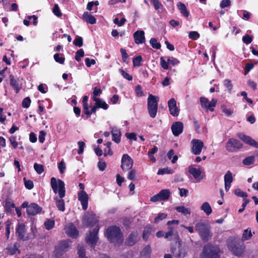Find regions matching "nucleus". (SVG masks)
I'll list each match as a JSON object with an SVG mask.
<instances>
[{
	"mask_svg": "<svg viewBox=\"0 0 258 258\" xmlns=\"http://www.w3.org/2000/svg\"><path fill=\"white\" fill-rule=\"evenodd\" d=\"M119 72L122 76V77L128 81H132L133 80V77L131 75H130L128 73L125 72L122 69H119Z\"/></svg>",
	"mask_w": 258,
	"mask_h": 258,
	"instance_id": "obj_59",
	"label": "nucleus"
},
{
	"mask_svg": "<svg viewBox=\"0 0 258 258\" xmlns=\"http://www.w3.org/2000/svg\"><path fill=\"white\" fill-rule=\"evenodd\" d=\"M173 173V169L166 167L164 168L159 169L157 174L158 175H164L165 174H172Z\"/></svg>",
	"mask_w": 258,
	"mask_h": 258,
	"instance_id": "obj_39",
	"label": "nucleus"
},
{
	"mask_svg": "<svg viewBox=\"0 0 258 258\" xmlns=\"http://www.w3.org/2000/svg\"><path fill=\"white\" fill-rule=\"evenodd\" d=\"M234 194L238 197H242L244 199L245 198H246L247 197V194L246 192H244L242 191L240 189L237 188L234 191Z\"/></svg>",
	"mask_w": 258,
	"mask_h": 258,
	"instance_id": "obj_51",
	"label": "nucleus"
},
{
	"mask_svg": "<svg viewBox=\"0 0 258 258\" xmlns=\"http://www.w3.org/2000/svg\"><path fill=\"white\" fill-rule=\"evenodd\" d=\"M133 160L128 154H124L122 155L121 167L123 171L130 170L133 167Z\"/></svg>",
	"mask_w": 258,
	"mask_h": 258,
	"instance_id": "obj_13",
	"label": "nucleus"
},
{
	"mask_svg": "<svg viewBox=\"0 0 258 258\" xmlns=\"http://www.w3.org/2000/svg\"><path fill=\"white\" fill-rule=\"evenodd\" d=\"M105 235L107 239L114 244L122 242V235L119 227H108L106 230Z\"/></svg>",
	"mask_w": 258,
	"mask_h": 258,
	"instance_id": "obj_4",
	"label": "nucleus"
},
{
	"mask_svg": "<svg viewBox=\"0 0 258 258\" xmlns=\"http://www.w3.org/2000/svg\"><path fill=\"white\" fill-rule=\"evenodd\" d=\"M160 66L164 70H168L169 69V62L166 60L165 57H161L160 58Z\"/></svg>",
	"mask_w": 258,
	"mask_h": 258,
	"instance_id": "obj_48",
	"label": "nucleus"
},
{
	"mask_svg": "<svg viewBox=\"0 0 258 258\" xmlns=\"http://www.w3.org/2000/svg\"><path fill=\"white\" fill-rule=\"evenodd\" d=\"M97 109L98 107L96 106L95 104L91 107L90 109H89V106H87V108L86 107L83 110V114L82 115V117L85 119H88L91 117V115L92 114H96Z\"/></svg>",
	"mask_w": 258,
	"mask_h": 258,
	"instance_id": "obj_25",
	"label": "nucleus"
},
{
	"mask_svg": "<svg viewBox=\"0 0 258 258\" xmlns=\"http://www.w3.org/2000/svg\"><path fill=\"white\" fill-rule=\"evenodd\" d=\"M84 56V51L83 49H80L76 52L75 55V59L77 61H80L81 60V57Z\"/></svg>",
	"mask_w": 258,
	"mask_h": 258,
	"instance_id": "obj_56",
	"label": "nucleus"
},
{
	"mask_svg": "<svg viewBox=\"0 0 258 258\" xmlns=\"http://www.w3.org/2000/svg\"><path fill=\"white\" fill-rule=\"evenodd\" d=\"M51 187L55 194L58 193L59 199L55 198L56 206L58 210L63 212L65 210L64 201L62 199L66 195V188L64 182L52 177L50 179Z\"/></svg>",
	"mask_w": 258,
	"mask_h": 258,
	"instance_id": "obj_1",
	"label": "nucleus"
},
{
	"mask_svg": "<svg viewBox=\"0 0 258 258\" xmlns=\"http://www.w3.org/2000/svg\"><path fill=\"white\" fill-rule=\"evenodd\" d=\"M197 230L203 240L207 241L211 239L212 233L208 227H197Z\"/></svg>",
	"mask_w": 258,
	"mask_h": 258,
	"instance_id": "obj_15",
	"label": "nucleus"
},
{
	"mask_svg": "<svg viewBox=\"0 0 258 258\" xmlns=\"http://www.w3.org/2000/svg\"><path fill=\"white\" fill-rule=\"evenodd\" d=\"M191 152L195 155H199L204 147V142L200 140L194 139L191 140Z\"/></svg>",
	"mask_w": 258,
	"mask_h": 258,
	"instance_id": "obj_16",
	"label": "nucleus"
},
{
	"mask_svg": "<svg viewBox=\"0 0 258 258\" xmlns=\"http://www.w3.org/2000/svg\"><path fill=\"white\" fill-rule=\"evenodd\" d=\"M102 92V91L100 88H97V87H94L93 93L92 100H94V99H98L99 98H97V96L100 95Z\"/></svg>",
	"mask_w": 258,
	"mask_h": 258,
	"instance_id": "obj_53",
	"label": "nucleus"
},
{
	"mask_svg": "<svg viewBox=\"0 0 258 258\" xmlns=\"http://www.w3.org/2000/svg\"><path fill=\"white\" fill-rule=\"evenodd\" d=\"M151 229L150 227H147L144 231L143 233V238L145 240H147L149 236L151 233Z\"/></svg>",
	"mask_w": 258,
	"mask_h": 258,
	"instance_id": "obj_62",
	"label": "nucleus"
},
{
	"mask_svg": "<svg viewBox=\"0 0 258 258\" xmlns=\"http://www.w3.org/2000/svg\"><path fill=\"white\" fill-rule=\"evenodd\" d=\"M31 100L29 97L25 98L22 102V106L23 108H28L31 104Z\"/></svg>",
	"mask_w": 258,
	"mask_h": 258,
	"instance_id": "obj_55",
	"label": "nucleus"
},
{
	"mask_svg": "<svg viewBox=\"0 0 258 258\" xmlns=\"http://www.w3.org/2000/svg\"><path fill=\"white\" fill-rule=\"evenodd\" d=\"M73 44L77 46L81 47L83 44V39L81 36H77L73 41Z\"/></svg>",
	"mask_w": 258,
	"mask_h": 258,
	"instance_id": "obj_45",
	"label": "nucleus"
},
{
	"mask_svg": "<svg viewBox=\"0 0 258 258\" xmlns=\"http://www.w3.org/2000/svg\"><path fill=\"white\" fill-rule=\"evenodd\" d=\"M177 7L180 11L181 14L185 17H188L189 15V12L187 11L186 7L184 4L179 2L177 4Z\"/></svg>",
	"mask_w": 258,
	"mask_h": 258,
	"instance_id": "obj_30",
	"label": "nucleus"
},
{
	"mask_svg": "<svg viewBox=\"0 0 258 258\" xmlns=\"http://www.w3.org/2000/svg\"><path fill=\"white\" fill-rule=\"evenodd\" d=\"M78 200L81 202L82 209L86 210L88 206L89 197L86 192L84 190H81L78 193Z\"/></svg>",
	"mask_w": 258,
	"mask_h": 258,
	"instance_id": "obj_17",
	"label": "nucleus"
},
{
	"mask_svg": "<svg viewBox=\"0 0 258 258\" xmlns=\"http://www.w3.org/2000/svg\"><path fill=\"white\" fill-rule=\"evenodd\" d=\"M16 208L15 204L9 199H7L5 201V205L4 206L5 211L7 214L12 215L14 213L13 209Z\"/></svg>",
	"mask_w": 258,
	"mask_h": 258,
	"instance_id": "obj_27",
	"label": "nucleus"
},
{
	"mask_svg": "<svg viewBox=\"0 0 258 258\" xmlns=\"http://www.w3.org/2000/svg\"><path fill=\"white\" fill-rule=\"evenodd\" d=\"M150 44L153 48L156 49H159L161 47V44L158 42L157 39L155 38H152L150 39Z\"/></svg>",
	"mask_w": 258,
	"mask_h": 258,
	"instance_id": "obj_41",
	"label": "nucleus"
},
{
	"mask_svg": "<svg viewBox=\"0 0 258 258\" xmlns=\"http://www.w3.org/2000/svg\"><path fill=\"white\" fill-rule=\"evenodd\" d=\"M71 241L69 240H61L55 246L54 253L56 257H60L71 247Z\"/></svg>",
	"mask_w": 258,
	"mask_h": 258,
	"instance_id": "obj_7",
	"label": "nucleus"
},
{
	"mask_svg": "<svg viewBox=\"0 0 258 258\" xmlns=\"http://www.w3.org/2000/svg\"><path fill=\"white\" fill-rule=\"evenodd\" d=\"M93 101H95L96 106H97L98 108H102L104 110L108 109V104L103 99L98 98L94 99Z\"/></svg>",
	"mask_w": 258,
	"mask_h": 258,
	"instance_id": "obj_32",
	"label": "nucleus"
},
{
	"mask_svg": "<svg viewBox=\"0 0 258 258\" xmlns=\"http://www.w3.org/2000/svg\"><path fill=\"white\" fill-rule=\"evenodd\" d=\"M217 101L215 99H212L211 101H209L206 109L208 110H210L211 111H213L214 110V107L216 106L217 104Z\"/></svg>",
	"mask_w": 258,
	"mask_h": 258,
	"instance_id": "obj_43",
	"label": "nucleus"
},
{
	"mask_svg": "<svg viewBox=\"0 0 258 258\" xmlns=\"http://www.w3.org/2000/svg\"><path fill=\"white\" fill-rule=\"evenodd\" d=\"M159 100L158 97L150 94L147 99V109L149 114L151 118H155L158 110V104Z\"/></svg>",
	"mask_w": 258,
	"mask_h": 258,
	"instance_id": "obj_5",
	"label": "nucleus"
},
{
	"mask_svg": "<svg viewBox=\"0 0 258 258\" xmlns=\"http://www.w3.org/2000/svg\"><path fill=\"white\" fill-rule=\"evenodd\" d=\"M151 252V248L150 245H148L141 251V256L143 258H149Z\"/></svg>",
	"mask_w": 258,
	"mask_h": 258,
	"instance_id": "obj_35",
	"label": "nucleus"
},
{
	"mask_svg": "<svg viewBox=\"0 0 258 258\" xmlns=\"http://www.w3.org/2000/svg\"><path fill=\"white\" fill-rule=\"evenodd\" d=\"M111 133L112 136V140L115 143L118 144L120 142L121 136V131L116 126L110 127Z\"/></svg>",
	"mask_w": 258,
	"mask_h": 258,
	"instance_id": "obj_23",
	"label": "nucleus"
},
{
	"mask_svg": "<svg viewBox=\"0 0 258 258\" xmlns=\"http://www.w3.org/2000/svg\"><path fill=\"white\" fill-rule=\"evenodd\" d=\"M83 221L87 223L88 226H98V217L95 214L93 213H88L83 217Z\"/></svg>",
	"mask_w": 258,
	"mask_h": 258,
	"instance_id": "obj_14",
	"label": "nucleus"
},
{
	"mask_svg": "<svg viewBox=\"0 0 258 258\" xmlns=\"http://www.w3.org/2000/svg\"><path fill=\"white\" fill-rule=\"evenodd\" d=\"M9 78L11 86L14 89L16 93H18L22 88V85L19 83V80L15 79L13 75H10Z\"/></svg>",
	"mask_w": 258,
	"mask_h": 258,
	"instance_id": "obj_22",
	"label": "nucleus"
},
{
	"mask_svg": "<svg viewBox=\"0 0 258 258\" xmlns=\"http://www.w3.org/2000/svg\"><path fill=\"white\" fill-rule=\"evenodd\" d=\"M167 217V214L163 213H159L158 216L154 219V222L155 223H158L163 219H166Z\"/></svg>",
	"mask_w": 258,
	"mask_h": 258,
	"instance_id": "obj_57",
	"label": "nucleus"
},
{
	"mask_svg": "<svg viewBox=\"0 0 258 258\" xmlns=\"http://www.w3.org/2000/svg\"><path fill=\"white\" fill-rule=\"evenodd\" d=\"M52 11L54 14L57 17H60L62 15L57 4L54 5Z\"/></svg>",
	"mask_w": 258,
	"mask_h": 258,
	"instance_id": "obj_60",
	"label": "nucleus"
},
{
	"mask_svg": "<svg viewBox=\"0 0 258 258\" xmlns=\"http://www.w3.org/2000/svg\"><path fill=\"white\" fill-rule=\"evenodd\" d=\"M168 105L170 113L173 116H177L179 115L180 110L177 107L176 101L174 98H171L168 101Z\"/></svg>",
	"mask_w": 258,
	"mask_h": 258,
	"instance_id": "obj_18",
	"label": "nucleus"
},
{
	"mask_svg": "<svg viewBox=\"0 0 258 258\" xmlns=\"http://www.w3.org/2000/svg\"><path fill=\"white\" fill-rule=\"evenodd\" d=\"M42 211V208L36 203H31L26 209L27 213L28 215H36Z\"/></svg>",
	"mask_w": 258,
	"mask_h": 258,
	"instance_id": "obj_20",
	"label": "nucleus"
},
{
	"mask_svg": "<svg viewBox=\"0 0 258 258\" xmlns=\"http://www.w3.org/2000/svg\"><path fill=\"white\" fill-rule=\"evenodd\" d=\"M170 196V192L168 189H164L160 190V191L152 196L150 198V201L152 202H157L162 201H166L168 200Z\"/></svg>",
	"mask_w": 258,
	"mask_h": 258,
	"instance_id": "obj_12",
	"label": "nucleus"
},
{
	"mask_svg": "<svg viewBox=\"0 0 258 258\" xmlns=\"http://www.w3.org/2000/svg\"><path fill=\"white\" fill-rule=\"evenodd\" d=\"M143 60V58L141 55H138L134 57L133 59V63L134 67H140L141 66V62Z\"/></svg>",
	"mask_w": 258,
	"mask_h": 258,
	"instance_id": "obj_47",
	"label": "nucleus"
},
{
	"mask_svg": "<svg viewBox=\"0 0 258 258\" xmlns=\"http://www.w3.org/2000/svg\"><path fill=\"white\" fill-rule=\"evenodd\" d=\"M9 140L13 148L14 149H16L18 146V143L16 141V137L15 136H12L9 138Z\"/></svg>",
	"mask_w": 258,
	"mask_h": 258,
	"instance_id": "obj_54",
	"label": "nucleus"
},
{
	"mask_svg": "<svg viewBox=\"0 0 258 258\" xmlns=\"http://www.w3.org/2000/svg\"><path fill=\"white\" fill-rule=\"evenodd\" d=\"M226 242L229 250L234 255L240 256L243 254L245 247L239 238L235 236H231L226 240Z\"/></svg>",
	"mask_w": 258,
	"mask_h": 258,
	"instance_id": "obj_3",
	"label": "nucleus"
},
{
	"mask_svg": "<svg viewBox=\"0 0 258 258\" xmlns=\"http://www.w3.org/2000/svg\"><path fill=\"white\" fill-rule=\"evenodd\" d=\"M78 254L79 258H86L85 257V249L82 245H78Z\"/></svg>",
	"mask_w": 258,
	"mask_h": 258,
	"instance_id": "obj_50",
	"label": "nucleus"
},
{
	"mask_svg": "<svg viewBox=\"0 0 258 258\" xmlns=\"http://www.w3.org/2000/svg\"><path fill=\"white\" fill-rule=\"evenodd\" d=\"M223 85L224 86L227 88L229 92H231L232 88H233V85L231 83V81L229 80V79H225L223 81Z\"/></svg>",
	"mask_w": 258,
	"mask_h": 258,
	"instance_id": "obj_46",
	"label": "nucleus"
},
{
	"mask_svg": "<svg viewBox=\"0 0 258 258\" xmlns=\"http://www.w3.org/2000/svg\"><path fill=\"white\" fill-rule=\"evenodd\" d=\"M36 227H18L17 229L19 237L23 240H27L34 236Z\"/></svg>",
	"mask_w": 258,
	"mask_h": 258,
	"instance_id": "obj_6",
	"label": "nucleus"
},
{
	"mask_svg": "<svg viewBox=\"0 0 258 258\" xmlns=\"http://www.w3.org/2000/svg\"><path fill=\"white\" fill-rule=\"evenodd\" d=\"M255 161V156H249L246 158H245L243 161L242 163L244 165H250L253 164Z\"/></svg>",
	"mask_w": 258,
	"mask_h": 258,
	"instance_id": "obj_37",
	"label": "nucleus"
},
{
	"mask_svg": "<svg viewBox=\"0 0 258 258\" xmlns=\"http://www.w3.org/2000/svg\"><path fill=\"white\" fill-rule=\"evenodd\" d=\"M25 187L28 189H31L34 187V183L32 180H27L25 177L23 178Z\"/></svg>",
	"mask_w": 258,
	"mask_h": 258,
	"instance_id": "obj_42",
	"label": "nucleus"
},
{
	"mask_svg": "<svg viewBox=\"0 0 258 258\" xmlns=\"http://www.w3.org/2000/svg\"><path fill=\"white\" fill-rule=\"evenodd\" d=\"M252 236V233L250 229L249 228L245 229L242 234L241 241L247 240L249 239Z\"/></svg>",
	"mask_w": 258,
	"mask_h": 258,
	"instance_id": "obj_38",
	"label": "nucleus"
},
{
	"mask_svg": "<svg viewBox=\"0 0 258 258\" xmlns=\"http://www.w3.org/2000/svg\"><path fill=\"white\" fill-rule=\"evenodd\" d=\"M201 209L203 210L207 215L211 214L212 212L211 207L208 202L204 203L201 207Z\"/></svg>",
	"mask_w": 258,
	"mask_h": 258,
	"instance_id": "obj_34",
	"label": "nucleus"
},
{
	"mask_svg": "<svg viewBox=\"0 0 258 258\" xmlns=\"http://www.w3.org/2000/svg\"><path fill=\"white\" fill-rule=\"evenodd\" d=\"M135 92L136 95L138 97H142L144 95V93L142 91V87L140 85H138L136 87Z\"/></svg>",
	"mask_w": 258,
	"mask_h": 258,
	"instance_id": "obj_63",
	"label": "nucleus"
},
{
	"mask_svg": "<svg viewBox=\"0 0 258 258\" xmlns=\"http://www.w3.org/2000/svg\"><path fill=\"white\" fill-rule=\"evenodd\" d=\"M200 100L202 108L206 109L209 102L208 99L204 97H201Z\"/></svg>",
	"mask_w": 258,
	"mask_h": 258,
	"instance_id": "obj_61",
	"label": "nucleus"
},
{
	"mask_svg": "<svg viewBox=\"0 0 258 258\" xmlns=\"http://www.w3.org/2000/svg\"><path fill=\"white\" fill-rule=\"evenodd\" d=\"M134 38L136 44H142L145 42V33L143 30H138L134 33Z\"/></svg>",
	"mask_w": 258,
	"mask_h": 258,
	"instance_id": "obj_24",
	"label": "nucleus"
},
{
	"mask_svg": "<svg viewBox=\"0 0 258 258\" xmlns=\"http://www.w3.org/2000/svg\"><path fill=\"white\" fill-rule=\"evenodd\" d=\"M238 137L245 144L255 148H258V143L250 137L244 134H240L238 135Z\"/></svg>",
	"mask_w": 258,
	"mask_h": 258,
	"instance_id": "obj_21",
	"label": "nucleus"
},
{
	"mask_svg": "<svg viewBox=\"0 0 258 258\" xmlns=\"http://www.w3.org/2000/svg\"><path fill=\"white\" fill-rule=\"evenodd\" d=\"M223 253L219 245L212 243L205 244L200 254L201 258H220Z\"/></svg>",
	"mask_w": 258,
	"mask_h": 258,
	"instance_id": "obj_2",
	"label": "nucleus"
},
{
	"mask_svg": "<svg viewBox=\"0 0 258 258\" xmlns=\"http://www.w3.org/2000/svg\"><path fill=\"white\" fill-rule=\"evenodd\" d=\"M165 58L167 59L168 62H169V64H171L173 66L178 64L180 63V61L175 57H172L171 58H170L168 56H166L165 57Z\"/></svg>",
	"mask_w": 258,
	"mask_h": 258,
	"instance_id": "obj_52",
	"label": "nucleus"
},
{
	"mask_svg": "<svg viewBox=\"0 0 258 258\" xmlns=\"http://www.w3.org/2000/svg\"><path fill=\"white\" fill-rule=\"evenodd\" d=\"M233 181L232 174L228 170L224 175V182L231 184Z\"/></svg>",
	"mask_w": 258,
	"mask_h": 258,
	"instance_id": "obj_40",
	"label": "nucleus"
},
{
	"mask_svg": "<svg viewBox=\"0 0 258 258\" xmlns=\"http://www.w3.org/2000/svg\"><path fill=\"white\" fill-rule=\"evenodd\" d=\"M156 236L157 237H164L165 238L168 239L170 240L174 239L177 240L179 239V236L176 231L174 230L173 228L171 227L169 230L164 233L162 231H159L156 233Z\"/></svg>",
	"mask_w": 258,
	"mask_h": 258,
	"instance_id": "obj_10",
	"label": "nucleus"
},
{
	"mask_svg": "<svg viewBox=\"0 0 258 258\" xmlns=\"http://www.w3.org/2000/svg\"><path fill=\"white\" fill-rule=\"evenodd\" d=\"M64 231L66 234L71 238H76L79 236V231L76 227H66Z\"/></svg>",
	"mask_w": 258,
	"mask_h": 258,
	"instance_id": "obj_28",
	"label": "nucleus"
},
{
	"mask_svg": "<svg viewBox=\"0 0 258 258\" xmlns=\"http://www.w3.org/2000/svg\"><path fill=\"white\" fill-rule=\"evenodd\" d=\"M171 130L174 136H178L183 130V124L181 121H175L172 123Z\"/></svg>",
	"mask_w": 258,
	"mask_h": 258,
	"instance_id": "obj_19",
	"label": "nucleus"
},
{
	"mask_svg": "<svg viewBox=\"0 0 258 258\" xmlns=\"http://www.w3.org/2000/svg\"><path fill=\"white\" fill-rule=\"evenodd\" d=\"M34 168L38 174H41L44 171V167L42 164L34 163Z\"/></svg>",
	"mask_w": 258,
	"mask_h": 258,
	"instance_id": "obj_49",
	"label": "nucleus"
},
{
	"mask_svg": "<svg viewBox=\"0 0 258 258\" xmlns=\"http://www.w3.org/2000/svg\"><path fill=\"white\" fill-rule=\"evenodd\" d=\"M54 59L56 62L60 64H63L65 61V57L63 54L55 53L53 55Z\"/></svg>",
	"mask_w": 258,
	"mask_h": 258,
	"instance_id": "obj_36",
	"label": "nucleus"
},
{
	"mask_svg": "<svg viewBox=\"0 0 258 258\" xmlns=\"http://www.w3.org/2000/svg\"><path fill=\"white\" fill-rule=\"evenodd\" d=\"M200 36V34L197 31H190L188 34L189 38L193 40H197Z\"/></svg>",
	"mask_w": 258,
	"mask_h": 258,
	"instance_id": "obj_58",
	"label": "nucleus"
},
{
	"mask_svg": "<svg viewBox=\"0 0 258 258\" xmlns=\"http://www.w3.org/2000/svg\"><path fill=\"white\" fill-rule=\"evenodd\" d=\"M82 19L87 23L94 24L96 23V19L94 16L90 14L88 12H85L82 16Z\"/></svg>",
	"mask_w": 258,
	"mask_h": 258,
	"instance_id": "obj_29",
	"label": "nucleus"
},
{
	"mask_svg": "<svg viewBox=\"0 0 258 258\" xmlns=\"http://www.w3.org/2000/svg\"><path fill=\"white\" fill-rule=\"evenodd\" d=\"M225 147L229 152H236L243 147V144L238 140L230 138L227 141Z\"/></svg>",
	"mask_w": 258,
	"mask_h": 258,
	"instance_id": "obj_8",
	"label": "nucleus"
},
{
	"mask_svg": "<svg viewBox=\"0 0 258 258\" xmlns=\"http://www.w3.org/2000/svg\"><path fill=\"white\" fill-rule=\"evenodd\" d=\"M175 210L184 215H190L191 213L190 209L185 208L183 206L176 207Z\"/></svg>",
	"mask_w": 258,
	"mask_h": 258,
	"instance_id": "obj_33",
	"label": "nucleus"
},
{
	"mask_svg": "<svg viewBox=\"0 0 258 258\" xmlns=\"http://www.w3.org/2000/svg\"><path fill=\"white\" fill-rule=\"evenodd\" d=\"M8 254L10 255H13L15 254L16 251H18L19 253H20V250L17 249L16 243H15L13 246H9L7 248Z\"/></svg>",
	"mask_w": 258,
	"mask_h": 258,
	"instance_id": "obj_44",
	"label": "nucleus"
},
{
	"mask_svg": "<svg viewBox=\"0 0 258 258\" xmlns=\"http://www.w3.org/2000/svg\"><path fill=\"white\" fill-rule=\"evenodd\" d=\"M242 41L246 44H250L252 41V38L248 34H246L242 37Z\"/></svg>",
	"mask_w": 258,
	"mask_h": 258,
	"instance_id": "obj_64",
	"label": "nucleus"
},
{
	"mask_svg": "<svg viewBox=\"0 0 258 258\" xmlns=\"http://www.w3.org/2000/svg\"><path fill=\"white\" fill-rule=\"evenodd\" d=\"M188 172L198 182L202 180V177L201 176L202 171L200 168H196L190 165L188 167Z\"/></svg>",
	"mask_w": 258,
	"mask_h": 258,
	"instance_id": "obj_26",
	"label": "nucleus"
},
{
	"mask_svg": "<svg viewBox=\"0 0 258 258\" xmlns=\"http://www.w3.org/2000/svg\"><path fill=\"white\" fill-rule=\"evenodd\" d=\"M138 240V235L136 233H133L131 234L126 241L127 245L132 246L134 245Z\"/></svg>",
	"mask_w": 258,
	"mask_h": 258,
	"instance_id": "obj_31",
	"label": "nucleus"
},
{
	"mask_svg": "<svg viewBox=\"0 0 258 258\" xmlns=\"http://www.w3.org/2000/svg\"><path fill=\"white\" fill-rule=\"evenodd\" d=\"M99 229L98 227H95L92 230H90L89 233L87 234L86 236V242L91 247H94L96 245L98 239V232Z\"/></svg>",
	"mask_w": 258,
	"mask_h": 258,
	"instance_id": "obj_9",
	"label": "nucleus"
},
{
	"mask_svg": "<svg viewBox=\"0 0 258 258\" xmlns=\"http://www.w3.org/2000/svg\"><path fill=\"white\" fill-rule=\"evenodd\" d=\"M171 252L176 258H184L187 253V248L185 245L178 243L177 247L171 248Z\"/></svg>",
	"mask_w": 258,
	"mask_h": 258,
	"instance_id": "obj_11",
	"label": "nucleus"
}]
</instances>
